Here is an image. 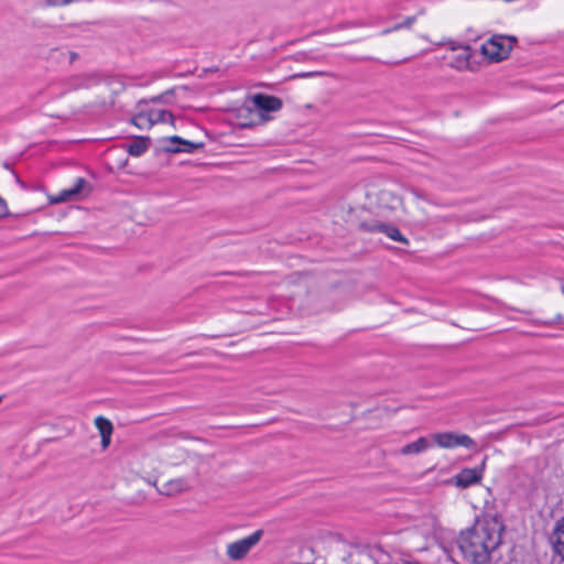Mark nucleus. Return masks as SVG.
I'll use <instances>...</instances> for the list:
<instances>
[{"mask_svg":"<svg viewBox=\"0 0 564 564\" xmlns=\"http://www.w3.org/2000/svg\"><path fill=\"white\" fill-rule=\"evenodd\" d=\"M166 141L170 143V145L164 147V150L171 153H194L196 150L204 148L203 142L187 141L177 135L170 137Z\"/></svg>","mask_w":564,"mask_h":564,"instance_id":"7","label":"nucleus"},{"mask_svg":"<svg viewBox=\"0 0 564 564\" xmlns=\"http://www.w3.org/2000/svg\"><path fill=\"white\" fill-rule=\"evenodd\" d=\"M293 564H303V563H293Z\"/></svg>","mask_w":564,"mask_h":564,"instance_id":"32","label":"nucleus"},{"mask_svg":"<svg viewBox=\"0 0 564 564\" xmlns=\"http://www.w3.org/2000/svg\"><path fill=\"white\" fill-rule=\"evenodd\" d=\"M263 536V530L259 529L247 538L235 541L227 546V555L229 558L239 561L246 557L249 551L259 543Z\"/></svg>","mask_w":564,"mask_h":564,"instance_id":"4","label":"nucleus"},{"mask_svg":"<svg viewBox=\"0 0 564 564\" xmlns=\"http://www.w3.org/2000/svg\"><path fill=\"white\" fill-rule=\"evenodd\" d=\"M101 437V447L104 449L108 448L111 442V435L100 436Z\"/></svg>","mask_w":564,"mask_h":564,"instance_id":"27","label":"nucleus"},{"mask_svg":"<svg viewBox=\"0 0 564 564\" xmlns=\"http://www.w3.org/2000/svg\"><path fill=\"white\" fill-rule=\"evenodd\" d=\"M505 524L499 513L487 509L471 528L462 531L457 543L464 557L474 564H486L491 553L501 544Z\"/></svg>","mask_w":564,"mask_h":564,"instance_id":"1","label":"nucleus"},{"mask_svg":"<svg viewBox=\"0 0 564 564\" xmlns=\"http://www.w3.org/2000/svg\"><path fill=\"white\" fill-rule=\"evenodd\" d=\"M463 50L462 53L456 55L454 59L451 62V67L456 68L458 70L467 69L469 66L470 58V47L468 45L460 46Z\"/></svg>","mask_w":564,"mask_h":564,"instance_id":"13","label":"nucleus"},{"mask_svg":"<svg viewBox=\"0 0 564 564\" xmlns=\"http://www.w3.org/2000/svg\"><path fill=\"white\" fill-rule=\"evenodd\" d=\"M191 488V484L186 478H175L166 481L161 492L166 496H173L184 492Z\"/></svg>","mask_w":564,"mask_h":564,"instance_id":"10","label":"nucleus"},{"mask_svg":"<svg viewBox=\"0 0 564 564\" xmlns=\"http://www.w3.org/2000/svg\"><path fill=\"white\" fill-rule=\"evenodd\" d=\"M133 123L139 128H149L153 126L149 112L135 116L133 118Z\"/></svg>","mask_w":564,"mask_h":564,"instance_id":"20","label":"nucleus"},{"mask_svg":"<svg viewBox=\"0 0 564 564\" xmlns=\"http://www.w3.org/2000/svg\"><path fill=\"white\" fill-rule=\"evenodd\" d=\"M15 178H17V182H18L22 187H24L23 182L20 180V177H19L18 175H15Z\"/></svg>","mask_w":564,"mask_h":564,"instance_id":"29","label":"nucleus"},{"mask_svg":"<svg viewBox=\"0 0 564 564\" xmlns=\"http://www.w3.org/2000/svg\"><path fill=\"white\" fill-rule=\"evenodd\" d=\"M8 214L7 203L3 198L0 197V218L4 217Z\"/></svg>","mask_w":564,"mask_h":564,"instance_id":"26","label":"nucleus"},{"mask_svg":"<svg viewBox=\"0 0 564 564\" xmlns=\"http://www.w3.org/2000/svg\"><path fill=\"white\" fill-rule=\"evenodd\" d=\"M241 111H246V112H249L252 115V111L249 108H243V109H241Z\"/></svg>","mask_w":564,"mask_h":564,"instance_id":"30","label":"nucleus"},{"mask_svg":"<svg viewBox=\"0 0 564 564\" xmlns=\"http://www.w3.org/2000/svg\"><path fill=\"white\" fill-rule=\"evenodd\" d=\"M149 115H150V118H151V121L153 124L165 123V122L173 124V122H174V115L169 110L151 109V110H149Z\"/></svg>","mask_w":564,"mask_h":564,"instance_id":"14","label":"nucleus"},{"mask_svg":"<svg viewBox=\"0 0 564 564\" xmlns=\"http://www.w3.org/2000/svg\"><path fill=\"white\" fill-rule=\"evenodd\" d=\"M562 292L564 293V282L562 283ZM564 321V317L562 315H556L553 321H542L541 323L544 325H552L554 323H562Z\"/></svg>","mask_w":564,"mask_h":564,"instance_id":"24","label":"nucleus"},{"mask_svg":"<svg viewBox=\"0 0 564 564\" xmlns=\"http://www.w3.org/2000/svg\"><path fill=\"white\" fill-rule=\"evenodd\" d=\"M517 37L511 35H494L481 45V53L490 62H501L510 55Z\"/></svg>","mask_w":564,"mask_h":564,"instance_id":"2","label":"nucleus"},{"mask_svg":"<svg viewBox=\"0 0 564 564\" xmlns=\"http://www.w3.org/2000/svg\"><path fill=\"white\" fill-rule=\"evenodd\" d=\"M348 59L350 62H360V61H366V59H371V57H348Z\"/></svg>","mask_w":564,"mask_h":564,"instance_id":"28","label":"nucleus"},{"mask_svg":"<svg viewBox=\"0 0 564 564\" xmlns=\"http://www.w3.org/2000/svg\"><path fill=\"white\" fill-rule=\"evenodd\" d=\"M486 460L481 465L474 468H463L452 478V484L460 489H466L481 482L485 471Z\"/></svg>","mask_w":564,"mask_h":564,"instance_id":"6","label":"nucleus"},{"mask_svg":"<svg viewBox=\"0 0 564 564\" xmlns=\"http://www.w3.org/2000/svg\"><path fill=\"white\" fill-rule=\"evenodd\" d=\"M150 145V139L147 137H139L128 144L127 151L132 156L142 155Z\"/></svg>","mask_w":564,"mask_h":564,"instance_id":"12","label":"nucleus"},{"mask_svg":"<svg viewBox=\"0 0 564 564\" xmlns=\"http://www.w3.org/2000/svg\"><path fill=\"white\" fill-rule=\"evenodd\" d=\"M434 441L440 447L444 448H453L456 443V433L445 432V433H436L433 435Z\"/></svg>","mask_w":564,"mask_h":564,"instance_id":"16","label":"nucleus"},{"mask_svg":"<svg viewBox=\"0 0 564 564\" xmlns=\"http://www.w3.org/2000/svg\"><path fill=\"white\" fill-rule=\"evenodd\" d=\"M359 229L365 232H382L394 241L409 245V240L401 234V231L390 224L379 220L362 221L359 224Z\"/></svg>","mask_w":564,"mask_h":564,"instance_id":"5","label":"nucleus"},{"mask_svg":"<svg viewBox=\"0 0 564 564\" xmlns=\"http://www.w3.org/2000/svg\"><path fill=\"white\" fill-rule=\"evenodd\" d=\"M425 13V9H421L417 14L406 17L402 22L394 24L392 28L384 29L381 31V35H387L391 32L399 31L401 29H411L413 23L416 21L417 15H423Z\"/></svg>","mask_w":564,"mask_h":564,"instance_id":"15","label":"nucleus"},{"mask_svg":"<svg viewBox=\"0 0 564 564\" xmlns=\"http://www.w3.org/2000/svg\"><path fill=\"white\" fill-rule=\"evenodd\" d=\"M370 557L375 564H392L390 554L383 551L380 546H376L371 550Z\"/></svg>","mask_w":564,"mask_h":564,"instance_id":"17","label":"nucleus"},{"mask_svg":"<svg viewBox=\"0 0 564 564\" xmlns=\"http://www.w3.org/2000/svg\"><path fill=\"white\" fill-rule=\"evenodd\" d=\"M323 75H327L326 72H308V73H302V74H299L296 75L297 77H301V78H308V77H314V76H323Z\"/></svg>","mask_w":564,"mask_h":564,"instance_id":"25","label":"nucleus"},{"mask_svg":"<svg viewBox=\"0 0 564 564\" xmlns=\"http://www.w3.org/2000/svg\"><path fill=\"white\" fill-rule=\"evenodd\" d=\"M360 26H365V23L362 21H349V22H345V23H341L340 25H338V29L360 28Z\"/></svg>","mask_w":564,"mask_h":564,"instance_id":"23","label":"nucleus"},{"mask_svg":"<svg viewBox=\"0 0 564 564\" xmlns=\"http://www.w3.org/2000/svg\"><path fill=\"white\" fill-rule=\"evenodd\" d=\"M430 446V443L426 437H419L416 441L409 443L404 445L400 449V454L406 456V455H413V454H420L424 451H426Z\"/></svg>","mask_w":564,"mask_h":564,"instance_id":"11","label":"nucleus"},{"mask_svg":"<svg viewBox=\"0 0 564 564\" xmlns=\"http://www.w3.org/2000/svg\"><path fill=\"white\" fill-rule=\"evenodd\" d=\"M74 0H44L47 7H59L72 3Z\"/></svg>","mask_w":564,"mask_h":564,"instance_id":"21","label":"nucleus"},{"mask_svg":"<svg viewBox=\"0 0 564 564\" xmlns=\"http://www.w3.org/2000/svg\"><path fill=\"white\" fill-rule=\"evenodd\" d=\"M84 79V83L82 84H78L77 86H83V87H88L90 84L93 83H96L97 82V76L95 74H89V75H85L83 77Z\"/></svg>","mask_w":564,"mask_h":564,"instance_id":"22","label":"nucleus"},{"mask_svg":"<svg viewBox=\"0 0 564 564\" xmlns=\"http://www.w3.org/2000/svg\"><path fill=\"white\" fill-rule=\"evenodd\" d=\"M464 446L466 448H473L476 446L475 441L466 434H456L455 447Z\"/></svg>","mask_w":564,"mask_h":564,"instance_id":"19","label":"nucleus"},{"mask_svg":"<svg viewBox=\"0 0 564 564\" xmlns=\"http://www.w3.org/2000/svg\"><path fill=\"white\" fill-rule=\"evenodd\" d=\"M553 552L564 561V517L558 519L550 536Z\"/></svg>","mask_w":564,"mask_h":564,"instance_id":"8","label":"nucleus"},{"mask_svg":"<svg viewBox=\"0 0 564 564\" xmlns=\"http://www.w3.org/2000/svg\"><path fill=\"white\" fill-rule=\"evenodd\" d=\"M95 426L99 431L100 436L112 435L113 425L108 419L101 415L97 416L95 419Z\"/></svg>","mask_w":564,"mask_h":564,"instance_id":"18","label":"nucleus"},{"mask_svg":"<svg viewBox=\"0 0 564 564\" xmlns=\"http://www.w3.org/2000/svg\"><path fill=\"white\" fill-rule=\"evenodd\" d=\"M252 102L257 108V112L254 113L257 119L241 122L240 127L242 128H252L259 123H264L270 119V117L264 115L263 112H275L279 111L283 106V102L279 97L261 93L256 94L252 97Z\"/></svg>","mask_w":564,"mask_h":564,"instance_id":"3","label":"nucleus"},{"mask_svg":"<svg viewBox=\"0 0 564 564\" xmlns=\"http://www.w3.org/2000/svg\"><path fill=\"white\" fill-rule=\"evenodd\" d=\"M456 48H457V47H456V46H454V45H452V46H451V50H453V51H455Z\"/></svg>","mask_w":564,"mask_h":564,"instance_id":"31","label":"nucleus"},{"mask_svg":"<svg viewBox=\"0 0 564 564\" xmlns=\"http://www.w3.org/2000/svg\"><path fill=\"white\" fill-rule=\"evenodd\" d=\"M87 186V181L84 177H78L72 187L61 191L58 195L52 199V202L64 203L75 199L83 193L84 188Z\"/></svg>","mask_w":564,"mask_h":564,"instance_id":"9","label":"nucleus"}]
</instances>
